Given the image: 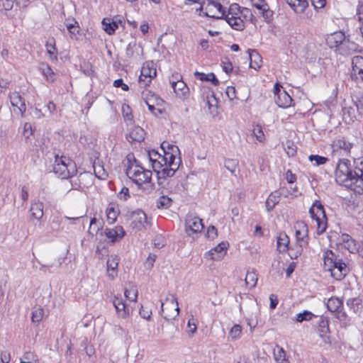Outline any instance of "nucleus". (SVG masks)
I'll return each instance as SVG.
<instances>
[{"instance_id": "f257e3e1", "label": "nucleus", "mask_w": 363, "mask_h": 363, "mask_svg": "<svg viewBox=\"0 0 363 363\" xmlns=\"http://www.w3.org/2000/svg\"><path fill=\"white\" fill-rule=\"evenodd\" d=\"M358 172L350 168V161L347 159L339 160L335 170V180L340 185L352 187L358 182Z\"/></svg>"}, {"instance_id": "f03ea898", "label": "nucleus", "mask_w": 363, "mask_h": 363, "mask_svg": "<svg viewBox=\"0 0 363 363\" xmlns=\"http://www.w3.org/2000/svg\"><path fill=\"white\" fill-rule=\"evenodd\" d=\"M130 157V155H129L128 156V160L130 164L128 165L126 169L127 176L138 186L150 182L151 180L152 172L145 169L143 167L138 165L135 160L131 162Z\"/></svg>"}, {"instance_id": "7ed1b4c3", "label": "nucleus", "mask_w": 363, "mask_h": 363, "mask_svg": "<svg viewBox=\"0 0 363 363\" xmlns=\"http://www.w3.org/2000/svg\"><path fill=\"white\" fill-rule=\"evenodd\" d=\"M53 172L62 179L73 177L77 172L75 163L65 156L55 155Z\"/></svg>"}, {"instance_id": "20e7f679", "label": "nucleus", "mask_w": 363, "mask_h": 363, "mask_svg": "<svg viewBox=\"0 0 363 363\" xmlns=\"http://www.w3.org/2000/svg\"><path fill=\"white\" fill-rule=\"evenodd\" d=\"M196 11L202 12L203 16L213 18H223L225 13V8L220 3L212 0L202 1ZM199 15L201 13H199Z\"/></svg>"}, {"instance_id": "39448f33", "label": "nucleus", "mask_w": 363, "mask_h": 363, "mask_svg": "<svg viewBox=\"0 0 363 363\" xmlns=\"http://www.w3.org/2000/svg\"><path fill=\"white\" fill-rule=\"evenodd\" d=\"M309 213L312 219L315 220L317 224V233L322 234L327 228V218L323 206L319 201H315L309 209Z\"/></svg>"}, {"instance_id": "423d86ee", "label": "nucleus", "mask_w": 363, "mask_h": 363, "mask_svg": "<svg viewBox=\"0 0 363 363\" xmlns=\"http://www.w3.org/2000/svg\"><path fill=\"white\" fill-rule=\"evenodd\" d=\"M178 168V164H173L172 167L164 166L160 171L157 172V177L159 186L172 191L171 186H169L174 184L175 181L169 179V178L174 176Z\"/></svg>"}, {"instance_id": "0eeeda50", "label": "nucleus", "mask_w": 363, "mask_h": 363, "mask_svg": "<svg viewBox=\"0 0 363 363\" xmlns=\"http://www.w3.org/2000/svg\"><path fill=\"white\" fill-rule=\"evenodd\" d=\"M157 75L156 69L154 67L152 62L144 63L140 71L139 77V84L140 86L146 87L149 86Z\"/></svg>"}, {"instance_id": "6e6552de", "label": "nucleus", "mask_w": 363, "mask_h": 363, "mask_svg": "<svg viewBox=\"0 0 363 363\" xmlns=\"http://www.w3.org/2000/svg\"><path fill=\"white\" fill-rule=\"evenodd\" d=\"M203 228L204 225L202 223V220L199 217L192 215H189L186 217L185 220V230L189 236L201 233Z\"/></svg>"}, {"instance_id": "1a4fd4ad", "label": "nucleus", "mask_w": 363, "mask_h": 363, "mask_svg": "<svg viewBox=\"0 0 363 363\" xmlns=\"http://www.w3.org/2000/svg\"><path fill=\"white\" fill-rule=\"evenodd\" d=\"M102 25L104 30L108 35H113L119 26H121L123 28L125 27L122 18L118 16H114L113 18H104Z\"/></svg>"}, {"instance_id": "9d476101", "label": "nucleus", "mask_w": 363, "mask_h": 363, "mask_svg": "<svg viewBox=\"0 0 363 363\" xmlns=\"http://www.w3.org/2000/svg\"><path fill=\"white\" fill-rule=\"evenodd\" d=\"M329 42L331 43L332 46L338 47L340 45H348L350 49L351 50H354L356 49V44L354 43H350L349 40H345V33L339 31L335 32L329 37Z\"/></svg>"}, {"instance_id": "9b49d317", "label": "nucleus", "mask_w": 363, "mask_h": 363, "mask_svg": "<svg viewBox=\"0 0 363 363\" xmlns=\"http://www.w3.org/2000/svg\"><path fill=\"white\" fill-rule=\"evenodd\" d=\"M328 271L330 272L333 277L340 280L347 274L348 269L346 264L341 259H338L334 266L329 268Z\"/></svg>"}, {"instance_id": "f8f14e48", "label": "nucleus", "mask_w": 363, "mask_h": 363, "mask_svg": "<svg viewBox=\"0 0 363 363\" xmlns=\"http://www.w3.org/2000/svg\"><path fill=\"white\" fill-rule=\"evenodd\" d=\"M11 104L13 107H16L21 116H23L26 111V106L24 99L17 91H14L9 94Z\"/></svg>"}, {"instance_id": "ddd939ff", "label": "nucleus", "mask_w": 363, "mask_h": 363, "mask_svg": "<svg viewBox=\"0 0 363 363\" xmlns=\"http://www.w3.org/2000/svg\"><path fill=\"white\" fill-rule=\"evenodd\" d=\"M340 245L342 248L347 249L350 252L358 251V247L354 240L348 234H342L340 238Z\"/></svg>"}, {"instance_id": "4468645a", "label": "nucleus", "mask_w": 363, "mask_h": 363, "mask_svg": "<svg viewBox=\"0 0 363 363\" xmlns=\"http://www.w3.org/2000/svg\"><path fill=\"white\" fill-rule=\"evenodd\" d=\"M142 98L146 105L152 104L153 106L161 107L164 104V101L159 96L149 90L142 92Z\"/></svg>"}, {"instance_id": "2eb2a0df", "label": "nucleus", "mask_w": 363, "mask_h": 363, "mask_svg": "<svg viewBox=\"0 0 363 363\" xmlns=\"http://www.w3.org/2000/svg\"><path fill=\"white\" fill-rule=\"evenodd\" d=\"M228 244L227 242H221L218 244L213 249H211L206 254V257L212 260L220 259L223 257L225 254V251L227 250Z\"/></svg>"}, {"instance_id": "dca6fc26", "label": "nucleus", "mask_w": 363, "mask_h": 363, "mask_svg": "<svg viewBox=\"0 0 363 363\" xmlns=\"http://www.w3.org/2000/svg\"><path fill=\"white\" fill-rule=\"evenodd\" d=\"M131 225L133 228H140L147 223V216L141 210H137L131 214Z\"/></svg>"}, {"instance_id": "f3484780", "label": "nucleus", "mask_w": 363, "mask_h": 363, "mask_svg": "<svg viewBox=\"0 0 363 363\" xmlns=\"http://www.w3.org/2000/svg\"><path fill=\"white\" fill-rule=\"evenodd\" d=\"M113 305L120 318H126L128 316L129 310L127 308L121 297L115 296L113 300Z\"/></svg>"}, {"instance_id": "a211bd4d", "label": "nucleus", "mask_w": 363, "mask_h": 363, "mask_svg": "<svg viewBox=\"0 0 363 363\" xmlns=\"http://www.w3.org/2000/svg\"><path fill=\"white\" fill-rule=\"evenodd\" d=\"M252 5L259 11V13L265 19H269L272 16V11L265 0H252Z\"/></svg>"}, {"instance_id": "6ab92c4d", "label": "nucleus", "mask_w": 363, "mask_h": 363, "mask_svg": "<svg viewBox=\"0 0 363 363\" xmlns=\"http://www.w3.org/2000/svg\"><path fill=\"white\" fill-rule=\"evenodd\" d=\"M119 259L117 256H111L106 262L108 276L111 279H113L117 275V268Z\"/></svg>"}, {"instance_id": "aec40b11", "label": "nucleus", "mask_w": 363, "mask_h": 363, "mask_svg": "<svg viewBox=\"0 0 363 363\" xmlns=\"http://www.w3.org/2000/svg\"><path fill=\"white\" fill-rule=\"evenodd\" d=\"M352 77L359 75L360 78L363 79V57L354 56L352 60Z\"/></svg>"}, {"instance_id": "412c9836", "label": "nucleus", "mask_w": 363, "mask_h": 363, "mask_svg": "<svg viewBox=\"0 0 363 363\" xmlns=\"http://www.w3.org/2000/svg\"><path fill=\"white\" fill-rule=\"evenodd\" d=\"M225 19L236 30H242L245 28V23L240 16H225Z\"/></svg>"}, {"instance_id": "4be33fe9", "label": "nucleus", "mask_w": 363, "mask_h": 363, "mask_svg": "<svg viewBox=\"0 0 363 363\" xmlns=\"http://www.w3.org/2000/svg\"><path fill=\"white\" fill-rule=\"evenodd\" d=\"M171 310L164 315V318L167 320L174 319L179 313V308L178 306L177 299L174 295H171L170 297Z\"/></svg>"}, {"instance_id": "5701e85b", "label": "nucleus", "mask_w": 363, "mask_h": 363, "mask_svg": "<svg viewBox=\"0 0 363 363\" xmlns=\"http://www.w3.org/2000/svg\"><path fill=\"white\" fill-rule=\"evenodd\" d=\"M296 236L298 242L307 241L308 226L304 222H298L295 225Z\"/></svg>"}, {"instance_id": "b1692460", "label": "nucleus", "mask_w": 363, "mask_h": 363, "mask_svg": "<svg viewBox=\"0 0 363 363\" xmlns=\"http://www.w3.org/2000/svg\"><path fill=\"white\" fill-rule=\"evenodd\" d=\"M105 235L112 242H114L118 238H122L125 235V231L121 226H116L112 229L106 228L105 230Z\"/></svg>"}, {"instance_id": "393cba45", "label": "nucleus", "mask_w": 363, "mask_h": 363, "mask_svg": "<svg viewBox=\"0 0 363 363\" xmlns=\"http://www.w3.org/2000/svg\"><path fill=\"white\" fill-rule=\"evenodd\" d=\"M275 102L279 107L288 108L291 105L292 99L286 91H282L280 94L276 96Z\"/></svg>"}, {"instance_id": "a878e982", "label": "nucleus", "mask_w": 363, "mask_h": 363, "mask_svg": "<svg viewBox=\"0 0 363 363\" xmlns=\"http://www.w3.org/2000/svg\"><path fill=\"white\" fill-rule=\"evenodd\" d=\"M240 14H243L245 16L247 15L252 16L250 9L243 8L242 11H240V7L238 4H233L230 6L227 14L225 13L224 17H225V16H240Z\"/></svg>"}, {"instance_id": "bb28decb", "label": "nucleus", "mask_w": 363, "mask_h": 363, "mask_svg": "<svg viewBox=\"0 0 363 363\" xmlns=\"http://www.w3.org/2000/svg\"><path fill=\"white\" fill-rule=\"evenodd\" d=\"M296 13H302L307 8V0H285Z\"/></svg>"}, {"instance_id": "cd10ccee", "label": "nucleus", "mask_w": 363, "mask_h": 363, "mask_svg": "<svg viewBox=\"0 0 363 363\" xmlns=\"http://www.w3.org/2000/svg\"><path fill=\"white\" fill-rule=\"evenodd\" d=\"M30 211L31 218L40 220L43 216V204L41 202H33L31 203Z\"/></svg>"}, {"instance_id": "c85d7f7f", "label": "nucleus", "mask_w": 363, "mask_h": 363, "mask_svg": "<svg viewBox=\"0 0 363 363\" xmlns=\"http://www.w3.org/2000/svg\"><path fill=\"white\" fill-rule=\"evenodd\" d=\"M249 57L250 60V66L251 68L257 69L262 65V57L255 50H248Z\"/></svg>"}, {"instance_id": "c756f323", "label": "nucleus", "mask_w": 363, "mask_h": 363, "mask_svg": "<svg viewBox=\"0 0 363 363\" xmlns=\"http://www.w3.org/2000/svg\"><path fill=\"white\" fill-rule=\"evenodd\" d=\"M337 257L331 250H326L323 254L324 268L326 271L334 266Z\"/></svg>"}, {"instance_id": "7c9ffc66", "label": "nucleus", "mask_w": 363, "mask_h": 363, "mask_svg": "<svg viewBox=\"0 0 363 363\" xmlns=\"http://www.w3.org/2000/svg\"><path fill=\"white\" fill-rule=\"evenodd\" d=\"M289 238L287 236V235L285 233H279V236L277 237V250L280 252H283L286 251L287 250H289Z\"/></svg>"}, {"instance_id": "2f4dec72", "label": "nucleus", "mask_w": 363, "mask_h": 363, "mask_svg": "<svg viewBox=\"0 0 363 363\" xmlns=\"http://www.w3.org/2000/svg\"><path fill=\"white\" fill-rule=\"evenodd\" d=\"M308 245V241L298 242V244L294 247L289 248V255L291 259H296L300 256L304 247Z\"/></svg>"}, {"instance_id": "473e14b6", "label": "nucleus", "mask_w": 363, "mask_h": 363, "mask_svg": "<svg viewBox=\"0 0 363 363\" xmlns=\"http://www.w3.org/2000/svg\"><path fill=\"white\" fill-rule=\"evenodd\" d=\"M280 201V194L277 191L271 193L266 201V208L267 211H271L276 204Z\"/></svg>"}, {"instance_id": "72a5a7b5", "label": "nucleus", "mask_w": 363, "mask_h": 363, "mask_svg": "<svg viewBox=\"0 0 363 363\" xmlns=\"http://www.w3.org/2000/svg\"><path fill=\"white\" fill-rule=\"evenodd\" d=\"M47 53L49 55V57L51 60H57V52L55 48V41L54 38H52L46 42L45 44Z\"/></svg>"}, {"instance_id": "f704fd0d", "label": "nucleus", "mask_w": 363, "mask_h": 363, "mask_svg": "<svg viewBox=\"0 0 363 363\" xmlns=\"http://www.w3.org/2000/svg\"><path fill=\"white\" fill-rule=\"evenodd\" d=\"M318 331L323 338L328 337L329 333L328 320L325 317H320L318 321Z\"/></svg>"}, {"instance_id": "c9c22d12", "label": "nucleus", "mask_w": 363, "mask_h": 363, "mask_svg": "<svg viewBox=\"0 0 363 363\" xmlns=\"http://www.w3.org/2000/svg\"><path fill=\"white\" fill-rule=\"evenodd\" d=\"M172 86L174 92L177 95L180 96L184 95L188 90L186 84L182 80H178L177 82H172Z\"/></svg>"}, {"instance_id": "e433bc0d", "label": "nucleus", "mask_w": 363, "mask_h": 363, "mask_svg": "<svg viewBox=\"0 0 363 363\" xmlns=\"http://www.w3.org/2000/svg\"><path fill=\"white\" fill-rule=\"evenodd\" d=\"M39 69L40 70V72H42L43 76L47 79L48 81L51 82H54L55 74H54L52 69H51V67L48 64H45V63L41 64L39 67Z\"/></svg>"}, {"instance_id": "4c0bfd02", "label": "nucleus", "mask_w": 363, "mask_h": 363, "mask_svg": "<svg viewBox=\"0 0 363 363\" xmlns=\"http://www.w3.org/2000/svg\"><path fill=\"white\" fill-rule=\"evenodd\" d=\"M342 302L338 298L332 297L328 300L327 308L331 312H335L342 306Z\"/></svg>"}, {"instance_id": "58836bf2", "label": "nucleus", "mask_w": 363, "mask_h": 363, "mask_svg": "<svg viewBox=\"0 0 363 363\" xmlns=\"http://www.w3.org/2000/svg\"><path fill=\"white\" fill-rule=\"evenodd\" d=\"M164 166L167 167H173V164H178L179 165L180 160L178 159L177 161L176 160V157L174 155L173 152H164Z\"/></svg>"}, {"instance_id": "ea45409f", "label": "nucleus", "mask_w": 363, "mask_h": 363, "mask_svg": "<svg viewBox=\"0 0 363 363\" xmlns=\"http://www.w3.org/2000/svg\"><path fill=\"white\" fill-rule=\"evenodd\" d=\"M93 167L95 176L97 178L102 180L107 178L108 173L102 165H101L99 163H94Z\"/></svg>"}, {"instance_id": "a19ab883", "label": "nucleus", "mask_w": 363, "mask_h": 363, "mask_svg": "<svg viewBox=\"0 0 363 363\" xmlns=\"http://www.w3.org/2000/svg\"><path fill=\"white\" fill-rule=\"evenodd\" d=\"M172 199L165 195L160 196L157 201V206L158 208H168L172 206Z\"/></svg>"}, {"instance_id": "79ce46f5", "label": "nucleus", "mask_w": 363, "mask_h": 363, "mask_svg": "<svg viewBox=\"0 0 363 363\" xmlns=\"http://www.w3.org/2000/svg\"><path fill=\"white\" fill-rule=\"evenodd\" d=\"M224 166L233 175H236L235 172L238 167V161L237 160L226 159L225 160Z\"/></svg>"}, {"instance_id": "37998d69", "label": "nucleus", "mask_w": 363, "mask_h": 363, "mask_svg": "<svg viewBox=\"0 0 363 363\" xmlns=\"http://www.w3.org/2000/svg\"><path fill=\"white\" fill-rule=\"evenodd\" d=\"M129 135L133 140L141 141L144 139V130L140 127H136L130 132Z\"/></svg>"}, {"instance_id": "c03bdc74", "label": "nucleus", "mask_w": 363, "mask_h": 363, "mask_svg": "<svg viewBox=\"0 0 363 363\" xmlns=\"http://www.w3.org/2000/svg\"><path fill=\"white\" fill-rule=\"evenodd\" d=\"M44 315V311L40 307H35L32 312L31 320L33 323H39Z\"/></svg>"}, {"instance_id": "a18cd8bd", "label": "nucleus", "mask_w": 363, "mask_h": 363, "mask_svg": "<svg viewBox=\"0 0 363 363\" xmlns=\"http://www.w3.org/2000/svg\"><path fill=\"white\" fill-rule=\"evenodd\" d=\"M118 215V211L113 206H109L106 209V218L107 220L110 224L113 223L117 218Z\"/></svg>"}, {"instance_id": "49530a36", "label": "nucleus", "mask_w": 363, "mask_h": 363, "mask_svg": "<svg viewBox=\"0 0 363 363\" xmlns=\"http://www.w3.org/2000/svg\"><path fill=\"white\" fill-rule=\"evenodd\" d=\"M124 294L126 298L132 301H136L138 289L135 286H132L130 289H125Z\"/></svg>"}, {"instance_id": "de8ad7c7", "label": "nucleus", "mask_w": 363, "mask_h": 363, "mask_svg": "<svg viewBox=\"0 0 363 363\" xmlns=\"http://www.w3.org/2000/svg\"><path fill=\"white\" fill-rule=\"evenodd\" d=\"M257 281V275L254 272H247L245 277V283L250 288L255 287Z\"/></svg>"}, {"instance_id": "09e8293b", "label": "nucleus", "mask_w": 363, "mask_h": 363, "mask_svg": "<svg viewBox=\"0 0 363 363\" xmlns=\"http://www.w3.org/2000/svg\"><path fill=\"white\" fill-rule=\"evenodd\" d=\"M242 333V327L240 325H235L231 328L229 336L232 340H237L240 337Z\"/></svg>"}, {"instance_id": "8fccbe9b", "label": "nucleus", "mask_w": 363, "mask_h": 363, "mask_svg": "<svg viewBox=\"0 0 363 363\" xmlns=\"http://www.w3.org/2000/svg\"><path fill=\"white\" fill-rule=\"evenodd\" d=\"M101 228V225L100 224H96V218H93L90 220L89 229L88 230V233L91 234L92 236H94L97 234Z\"/></svg>"}, {"instance_id": "3c124183", "label": "nucleus", "mask_w": 363, "mask_h": 363, "mask_svg": "<svg viewBox=\"0 0 363 363\" xmlns=\"http://www.w3.org/2000/svg\"><path fill=\"white\" fill-rule=\"evenodd\" d=\"M274 359L277 363H282L285 360V352L279 347H277V350L274 352Z\"/></svg>"}, {"instance_id": "603ef678", "label": "nucleus", "mask_w": 363, "mask_h": 363, "mask_svg": "<svg viewBox=\"0 0 363 363\" xmlns=\"http://www.w3.org/2000/svg\"><path fill=\"white\" fill-rule=\"evenodd\" d=\"M313 314L308 311H304L303 313H298L296 315V321L298 323H302L305 320H310L313 318Z\"/></svg>"}, {"instance_id": "864d4df0", "label": "nucleus", "mask_w": 363, "mask_h": 363, "mask_svg": "<svg viewBox=\"0 0 363 363\" xmlns=\"http://www.w3.org/2000/svg\"><path fill=\"white\" fill-rule=\"evenodd\" d=\"M21 363H39L33 352H27L23 354Z\"/></svg>"}, {"instance_id": "5fc2aeb1", "label": "nucleus", "mask_w": 363, "mask_h": 363, "mask_svg": "<svg viewBox=\"0 0 363 363\" xmlns=\"http://www.w3.org/2000/svg\"><path fill=\"white\" fill-rule=\"evenodd\" d=\"M335 145L340 149H342L347 154L350 152V149L352 147V145L350 143H347L343 140H337Z\"/></svg>"}, {"instance_id": "6e6d98bb", "label": "nucleus", "mask_w": 363, "mask_h": 363, "mask_svg": "<svg viewBox=\"0 0 363 363\" xmlns=\"http://www.w3.org/2000/svg\"><path fill=\"white\" fill-rule=\"evenodd\" d=\"M308 158L311 162L315 161L317 166L324 164L328 160L327 157L317 155H311Z\"/></svg>"}, {"instance_id": "4d7b16f0", "label": "nucleus", "mask_w": 363, "mask_h": 363, "mask_svg": "<svg viewBox=\"0 0 363 363\" xmlns=\"http://www.w3.org/2000/svg\"><path fill=\"white\" fill-rule=\"evenodd\" d=\"M187 328H189L187 333H189V336H193L197 330L196 320L193 317L189 320L187 323Z\"/></svg>"}, {"instance_id": "13d9d810", "label": "nucleus", "mask_w": 363, "mask_h": 363, "mask_svg": "<svg viewBox=\"0 0 363 363\" xmlns=\"http://www.w3.org/2000/svg\"><path fill=\"white\" fill-rule=\"evenodd\" d=\"M253 133L256 137L257 140L259 142H263L264 140V134L262 131V128L259 125H256V127L253 130Z\"/></svg>"}, {"instance_id": "bf43d9fd", "label": "nucleus", "mask_w": 363, "mask_h": 363, "mask_svg": "<svg viewBox=\"0 0 363 363\" xmlns=\"http://www.w3.org/2000/svg\"><path fill=\"white\" fill-rule=\"evenodd\" d=\"M67 28L69 33H70V37L72 38H75L77 34L79 33V27L77 26H76L75 24H72V23L68 24L67 26Z\"/></svg>"}, {"instance_id": "052dcab7", "label": "nucleus", "mask_w": 363, "mask_h": 363, "mask_svg": "<svg viewBox=\"0 0 363 363\" xmlns=\"http://www.w3.org/2000/svg\"><path fill=\"white\" fill-rule=\"evenodd\" d=\"M118 197L121 200L127 201L130 198L129 189L127 187H123L118 192Z\"/></svg>"}, {"instance_id": "680f3d73", "label": "nucleus", "mask_w": 363, "mask_h": 363, "mask_svg": "<svg viewBox=\"0 0 363 363\" xmlns=\"http://www.w3.org/2000/svg\"><path fill=\"white\" fill-rule=\"evenodd\" d=\"M156 258L157 256L155 254H150L145 263V267L148 269H151L153 267Z\"/></svg>"}, {"instance_id": "e2e57ef3", "label": "nucleus", "mask_w": 363, "mask_h": 363, "mask_svg": "<svg viewBox=\"0 0 363 363\" xmlns=\"http://www.w3.org/2000/svg\"><path fill=\"white\" fill-rule=\"evenodd\" d=\"M225 94L230 101L236 98V91L234 86H228Z\"/></svg>"}, {"instance_id": "0e129e2a", "label": "nucleus", "mask_w": 363, "mask_h": 363, "mask_svg": "<svg viewBox=\"0 0 363 363\" xmlns=\"http://www.w3.org/2000/svg\"><path fill=\"white\" fill-rule=\"evenodd\" d=\"M147 106L149 111L155 116H158L162 113L161 108L157 106H153L152 104H148Z\"/></svg>"}, {"instance_id": "69168bd1", "label": "nucleus", "mask_w": 363, "mask_h": 363, "mask_svg": "<svg viewBox=\"0 0 363 363\" xmlns=\"http://www.w3.org/2000/svg\"><path fill=\"white\" fill-rule=\"evenodd\" d=\"M311 3L315 9H320L325 7L326 0H311Z\"/></svg>"}, {"instance_id": "338daca9", "label": "nucleus", "mask_w": 363, "mask_h": 363, "mask_svg": "<svg viewBox=\"0 0 363 363\" xmlns=\"http://www.w3.org/2000/svg\"><path fill=\"white\" fill-rule=\"evenodd\" d=\"M206 235L211 240L214 239L217 235V229L213 225L209 226L207 230Z\"/></svg>"}, {"instance_id": "774afa93", "label": "nucleus", "mask_w": 363, "mask_h": 363, "mask_svg": "<svg viewBox=\"0 0 363 363\" xmlns=\"http://www.w3.org/2000/svg\"><path fill=\"white\" fill-rule=\"evenodd\" d=\"M356 172H358V182H363V161L359 164V166L356 167Z\"/></svg>"}]
</instances>
